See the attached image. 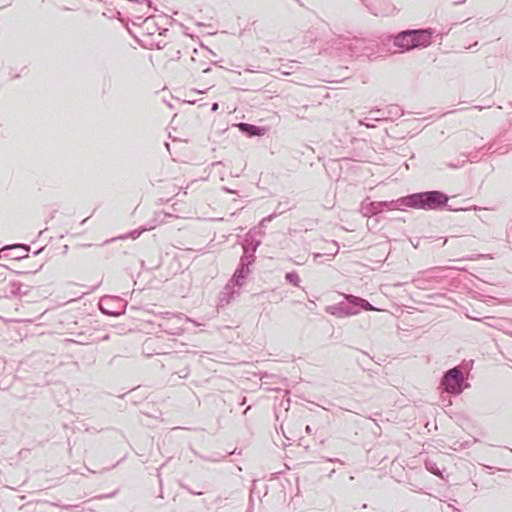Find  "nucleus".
Returning <instances> with one entry per match:
<instances>
[{"label":"nucleus","mask_w":512,"mask_h":512,"mask_svg":"<svg viewBox=\"0 0 512 512\" xmlns=\"http://www.w3.org/2000/svg\"><path fill=\"white\" fill-rule=\"evenodd\" d=\"M431 32L429 30H409L399 33L394 39L396 47L410 50L419 46L430 44Z\"/></svg>","instance_id":"1"},{"label":"nucleus","mask_w":512,"mask_h":512,"mask_svg":"<svg viewBox=\"0 0 512 512\" xmlns=\"http://www.w3.org/2000/svg\"><path fill=\"white\" fill-rule=\"evenodd\" d=\"M463 378L457 368L450 369L442 380V385L449 393H460Z\"/></svg>","instance_id":"2"},{"label":"nucleus","mask_w":512,"mask_h":512,"mask_svg":"<svg viewBox=\"0 0 512 512\" xmlns=\"http://www.w3.org/2000/svg\"><path fill=\"white\" fill-rule=\"evenodd\" d=\"M448 197L439 191H430L422 193V202L424 210L437 209L447 203Z\"/></svg>","instance_id":"3"},{"label":"nucleus","mask_w":512,"mask_h":512,"mask_svg":"<svg viewBox=\"0 0 512 512\" xmlns=\"http://www.w3.org/2000/svg\"><path fill=\"white\" fill-rule=\"evenodd\" d=\"M404 204L408 207L423 209L422 193L413 194L405 198Z\"/></svg>","instance_id":"4"},{"label":"nucleus","mask_w":512,"mask_h":512,"mask_svg":"<svg viewBox=\"0 0 512 512\" xmlns=\"http://www.w3.org/2000/svg\"><path fill=\"white\" fill-rule=\"evenodd\" d=\"M238 127L241 131L248 133L249 135H262V130L259 127L250 125L247 123H240Z\"/></svg>","instance_id":"5"},{"label":"nucleus","mask_w":512,"mask_h":512,"mask_svg":"<svg viewBox=\"0 0 512 512\" xmlns=\"http://www.w3.org/2000/svg\"><path fill=\"white\" fill-rule=\"evenodd\" d=\"M364 304L362 305V307L365 309V310H376L369 302L367 301H363Z\"/></svg>","instance_id":"6"},{"label":"nucleus","mask_w":512,"mask_h":512,"mask_svg":"<svg viewBox=\"0 0 512 512\" xmlns=\"http://www.w3.org/2000/svg\"><path fill=\"white\" fill-rule=\"evenodd\" d=\"M217 109H218V104H217V103L213 104V106H212V110H213V111H216Z\"/></svg>","instance_id":"7"}]
</instances>
